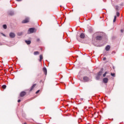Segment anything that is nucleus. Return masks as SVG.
Segmentation results:
<instances>
[{
  "mask_svg": "<svg viewBox=\"0 0 124 124\" xmlns=\"http://www.w3.org/2000/svg\"><path fill=\"white\" fill-rule=\"evenodd\" d=\"M35 29L34 28H30L28 31V33L30 34V33H33V32H34V31H35Z\"/></svg>",
  "mask_w": 124,
  "mask_h": 124,
  "instance_id": "f257e3e1",
  "label": "nucleus"
},
{
  "mask_svg": "<svg viewBox=\"0 0 124 124\" xmlns=\"http://www.w3.org/2000/svg\"><path fill=\"white\" fill-rule=\"evenodd\" d=\"M101 75H102V71H100L98 73L97 76L96 77V79H97V80H98V79H99V78L100 77V76H101Z\"/></svg>",
  "mask_w": 124,
  "mask_h": 124,
  "instance_id": "f03ea898",
  "label": "nucleus"
},
{
  "mask_svg": "<svg viewBox=\"0 0 124 124\" xmlns=\"http://www.w3.org/2000/svg\"><path fill=\"white\" fill-rule=\"evenodd\" d=\"M89 78H88V77H83V80H84V82H88L89 81Z\"/></svg>",
  "mask_w": 124,
  "mask_h": 124,
  "instance_id": "7ed1b4c3",
  "label": "nucleus"
},
{
  "mask_svg": "<svg viewBox=\"0 0 124 124\" xmlns=\"http://www.w3.org/2000/svg\"><path fill=\"white\" fill-rule=\"evenodd\" d=\"M10 37H11L12 38L15 37V34L13 32H11L10 33Z\"/></svg>",
  "mask_w": 124,
  "mask_h": 124,
  "instance_id": "20e7f679",
  "label": "nucleus"
},
{
  "mask_svg": "<svg viewBox=\"0 0 124 124\" xmlns=\"http://www.w3.org/2000/svg\"><path fill=\"white\" fill-rule=\"evenodd\" d=\"M23 24H26V23H29V18H26L25 20L22 21Z\"/></svg>",
  "mask_w": 124,
  "mask_h": 124,
  "instance_id": "39448f33",
  "label": "nucleus"
},
{
  "mask_svg": "<svg viewBox=\"0 0 124 124\" xmlns=\"http://www.w3.org/2000/svg\"><path fill=\"white\" fill-rule=\"evenodd\" d=\"M96 40H101L102 37L101 36L98 35L96 37Z\"/></svg>",
  "mask_w": 124,
  "mask_h": 124,
  "instance_id": "423d86ee",
  "label": "nucleus"
},
{
  "mask_svg": "<svg viewBox=\"0 0 124 124\" xmlns=\"http://www.w3.org/2000/svg\"><path fill=\"white\" fill-rule=\"evenodd\" d=\"M43 71H44L45 75H47V69L46 68V67H44L43 68Z\"/></svg>",
  "mask_w": 124,
  "mask_h": 124,
  "instance_id": "0eeeda50",
  "label": "nucleus"
},
{
  "mask_svg": "<svg viewBox=\"0 0 124 124\" xmlns=\"http://www.w3.org/2000/svg\"><path fill=\"white\" fill-rule=\"evenodd\" d=\"M25 95H26V92H22L20 93V96L23 97L25 96Z\"/></svg>",
  "mask_w": 124,
  "mask_h": 124,
  "instance_id": "6e6552de",
  "label": "nucleus"
},
{
  "mask_svg": "<svg viewBox=\"0 0 124 124\" xmlns=\"http://www.w3.org/2000/svg\"><path fill=\"white\" fill-rule=\"evenodd\" d=\"M104 83H108V78H105L103 79Z\"/></svg>",
  "mask_w": 124,
  "mask_h": 124,
  "instance_id": "1a4fd4ad",
  "label": "nucleus"
},
{
  "mask_svg": "<svg viewBox=\"0 0 124 124\" xmlns=\"http://www.w3.org/2000/svg\"><path fill=\"white\" fill-rule=\"evenodd\" d=\"M42 60H43V55H40V60H39V62H42Z\"/></svg>",
  "mask_w": 124,
  "mask_h": 124,
  "instance_id": "9d476101",
  "label": "nucleus"
},
{
  "mask_svg": "<svg viewBox=\"0 0 124 124\" xmlns=\"http://www.w3.org/2000/svg\"><path fill=\"white\" fill-rule=\"evenodd\" d=\"M80 38H84L85 34H84V33H82L80 34Z\"/></svg>",
  "mask_w": 124,
  "mask_h": 124,
  "instance_id": "9b49d317",
  "label": "nucleus"
},
{
  "mask_svg": "<svg viewBox=\"0 0 124 124\" xmlns=\"http://www.w3.org/2000/svg\"><path fill=\"white\" fill-rule=\"evenodd\" d=\"M110 46H107L106 47V50L107 51H109V50H110Z\"/></svg>",
  "mask_w": 124,
  "mask_h": 124,
  "instance_id": "f8f14e48",
  "label": "nucleus"
},
{
  "mask_svg": "<svg viewBox=\"0 0 124 124\" xmlns=\"http://www.w3.org/2000/svg\"><path fill=\"white\" fill-rule=\"evenodd\" d=\"M35 86H36V84L33 85L31 87L30 91H32V90H33V89L34 88V87H35Z\"/></svg>",
  "mask_w": 124,
  "mask_h": 124,
  "instance_id": "ddd939ff",
  "label": "nucleus"
},
{
  "mask_svg": "<svg viewBox=\"0 0 124 124\" xmlns=\"http://www.w3.org/2000/svg\"><path fill=\"white\" fill-rule=\"evenodd\" d=\"M117 20V16H115L113 19V23H115Z\"/></svg>",
  "mask_w": 124,
  "mask_h": 124,
  "instance_id": "4468645a",
  "label": "nucleus"
},
{
  "mask_svg": "<svg viewBox=\"0 0 124 124\" xmlns=\"http://www.w3.org/2000/svg\"><path fill=\"white\" fill-rule=\"evenodd\" d=\"M34 55H39V52H38V51L34 52Z\"/></svg>",
  "mask_w": 124,
  "mask_h": 124,
  "instance_id": "2eb2a0df",
  "label": "nucleus"
},
{
  "mask_svg": "<svg viewBox=\"0 0 124 124\" xmlns=\"http://www.w3.org/2000/svg\"><path fill=\"white\" fill-rule=\"evenodd\" d=\"M26 43L28 44V45L31 44V41H25Z\"/></svg>",
  "mask_w": 124,
  "mask_h": 124,
  "instance_id": "dca6fc26",
  "label": "nucleus"
},
{
  "mask_svg": "<svg viewBox=\"0 0 124 124\" xmlns=\"http://www.w3.org/2000/svg\"><path fill=\"white\" fill-rule=\"evenodd\" d=\"M18 35H22V34H23V32H19L18 33Z\"/></svg>",
  "mask_w": 124,
  "mask_h": 124,
  "instance_id": "f3484780",
  "label": "nucleus"
},
{
  "mask_svg": "<svg viewBox=\"0 0 124 124\" xmlns=\"http://www.w3.org/2000/svg\"><path fill=\"white\" fill-rule=\"evenodd\" d=\"M116 15L118 17H119V16H120V13H119L118 12H117Z\"/></svg>",
  "mask_w": 124,
  "mask_h": 124,
  "instance_id": "a211bd4d",
  "label": "nucleus"
},
{
  "mask_svg": "<svg viewBox=\"0 0 124 124\" xmlns=\"http://www.w3.org/2000/svg\"><path fill=\"white\" fill-rule=\"evenodd\" d=\"M3 29H6V28H7L6 25H3Z\"/></svg>",
  "mask_w": 124,
  "mask_h": 124,
  "instance_id": "6ab92c4d",
  "label": "nucleus"
},
{
  "mask_svg": "<svg viewBox=\"0 0 124 124\" xmlns=\"http://www.w3.org/2000/svg\"><path fill=\"white\" fill-rule=\"evenodd\" d=\"M106 74H107V72H105V73L103 74V77H105V76H106Z\"/></svg>",
  "mask_w": 124,
  "mask_h": 124,
  "instance_id": "aec40b11",
  "label": "nucleus"
},
{
  "mask_svg": "<svg viewBox=\"0 0 124 124\" xmlns=\"http://www.w3.org/2000/svg\"><path fill=\"white\" fill-rule=\"evenodd\" d=\"M2 87L3 89H6V85H4L2 86Z\"/></svg>",
  "mask_w": 124,
  "mask_h": 124,
  "instance_id": "412c9836",
  "label": "nucleus"
},
{
  "mask_svg": "<svg viewBox=\"0 0 124 124\" xmlns=\"http://www.w3.org/2000/svg\"><path fill=\"white\" fill-rule=\"evenodd\" d=\"M111 76H112L113 77H115V73H111Z\"/></svg>",
  "mask_w": 124,
  "mask_h": 124,
  "instance_id": "4be33fe9",
  "label": "nucleus"
},
{
  "mask_svg": "<svg viewBox=\"0 0 124 124\" xmlns=\"http://www.w3.org/2000/svg\"><path fill=\"white\" fill-rule=\"evenodd\" d=\"M115 9H116V10H117V11L119 10V7H118V6H116V8H115Z\"/></svg>",
  "mask_w": 124,
  "mask_h": 124,
  "instance_id": "5701e85b",
  "label": "nucleus"
},
{
  "mask_svg": "<svg viewBox=\"0 0 124 124\" xmlns=\"http://www.w3.org/2000/svg\"><path fill=\"white\" fill-rule=\"evenodd\" d=\"M98 34V32H97V33L94 34L93 36H95V35H97Z\"/></svg>",
  "mask_w": 124,
  "mask_h": 124,
  "instance_id": "b1692460",
  "label": "nucleus"
},
{
  "mask_svg": "<svg viewBox=\"0 0 124 124\" xmlns=\"http://www.w3.org/2000/svg\"><path fill=\"white\" fill-rule=\"evenodd\" d=\"M39 92H40V90H38V91L36 92V93H39Z\"/></svg>",
  "mask_w": 124,
  "mask_h": 124,
  "instance_id": "393cba45",
  "label": "nucleus"
},
{
  "mask_svg": "<svg viewBox=\"0 0 124 124\" xmlns=\"http://www.w3.org/2000/svg\"><path fill=\"white\" fill-rule=\"evenodd\" d=\"M17 102H21V100L20 99L18 100Z\"/></svg>",
  "mask_w": 124,
  "mask_h": 124,
  "instance_id": "a878e982",
  "label": "nucleus"
},
{
  "mask_svg": "<svg viewBox=\"0 0 124 124\" xmlns=\"http://www.w3.org/2000/svg\"><path fill=\"white\" fill-rule=\"evenodd\" d=\"M121 32H124V30H121Z\"/></svg>",
  "mask_w": 124,
  "mask_h": 124,
  "instance_id": "bb28decb",
  "label": "nucleus"
},
{
  "mask_svg": "<svg viewBox=\"0 0 124 124\" xmlns=\"http://www.w3.org/2000/svg\"><path fill=\"white\" fill-rule=\"evenodd\" d=\"M106 60V58L105 57L103 58V61H105Z\"/></svg>",
  "mask_w": 124,
  "mask_h": 124,
  "instance_id": "cd10ccee",
  "label": "nucleus"
},
{
  "mask_svg": "<svg viewBox=\"0 0 124 124\" xmlns=\"http://www.w3.org/2000/svg\"><path fill=\"white\" fill-rule=\"evenodd\" d=\"M17 0V1H21V0Z\"/></svg>",
  "mask_w": 124,
  "mask_h": 124,
  "instance_id": "c85d7f7f",
  "label": "nucleus"
},
{
  "mask_svg": "<svg viewBox=\"0 0 124 124\" xmlns=\"http://www.w3.org/2000/svg\"><path fill=\"white\" fill-rule=\"evenodd\" d=\"M24 124H27V123H25Z\"/></svg>",
  "mask_w": 124,
  "mask_h": 124,
  "instance_id": "c756f323",
  "label": "nucleus"
},
{
  "mask_svg": "<svg viewBox=\"0 0 124 124\" xmlns=\"http://www.w3.org/2000/svg\"><path fill=\"white\" fill-rule=\"evenodd\" d=\"M0 45H1V44H0Z\"/></svg>",
  "mask_w": 124,
  "mask_h": 124,
  "instance_id": "7c9ffc66",
  "label": "nucleus"
}]
</instances>
